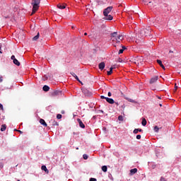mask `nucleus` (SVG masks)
<instances>
[{
  "label": "nucleus",
  "instance_id": "obj_1",
  "mask_svg": "<svg viewBox=\"0 0 181 181\" xmlns=\"http://www.w3.org/2000/svg\"><path fill=\"white\" fill-rule=\"evenodd\" d=\"M40 4V0H32L31 5L33 6V11L31 15L36 13L37 9H39Z\"/></svg>",
  "mask_w": 181,
  "mask_h": 181
},
{
  "label": "nucleus",
  "instance_id": "obj_2",
  "mask_svg": "<svg viewBox=\"0 0 181 181\" xmlns=\"http://www.w3.org/2000/svg\"><path fill=\"white\" fill-rule=\"evenodd\" d=\"M111 37H117L119 40H124V37L122 35H119L117 32H114L111 34Z\"/></svg>",
  "mask_w": 181,
  "mask_h": 181
},
{
  "label": "nucleus",
  "instance_id": "obj_3",
  "mask_svg": "<svg viewBox=\"0 0 181 181\" xmlns=\"http://www.w3.org/2000/svg\"><path fill=\"white\" fill-rule=\"evenodd\" d=\"M113 7L112 6H108L107 8H105L103 11V15L104 16H107L108 13L112 11Z\"/></svg>",
  "mask_w": 181,
  "mask_h": 181
},
{
  "label": "nucleus",
  "instance_id": "obj_4",
  "mask_svg": "<svg viewBox=\"0 0 181 181\" xmlns=\"http://www.w3.org/2000/svg\"><path fill=\"white\" fill-rule=\"evenodd\" d=\"M82 93H83L86 97H91L93 95V93L90 90L86 88L83 89Z\"/></svg>",
  "mask_w": 181,
  "mask_h": 181
},
{
  "label": "nucleus",
  "instance_id": "obj_5",
  "mask_svg": "<svg viewBox=\"0 0 181 181\" xmlns=\"http://www.w3.org/2000/svg\"><path fill=\"white\" fill-rule=\"evenodd\" d=\"M51 95L52 97H56L57 95H62V91L61 90H54L52 93H51Z\"/></svg>",
  "mask_w": 181,
  "mask_h": 181
},
{
  "label": "nucleus",
  "instance_id": "obj_6",
  "mask_svg": "<svg viewBox=\"0 0 181 181\" xmlns=\"http://www.w3.org/2000/svg\"><path fill=\"white\" fill-rule=\"evenodd\" d=\"M158 79H159V76H154L151 78L150 80V84H153V83H156Z\"/></svg>",
  "mask_w": 181,
  "mask_h": 181
},
{
  "label": "nucleus",
  "instance_id": "obj_7",
  "mask_svg": "<svg viewBox=\"0 0 181 181\" xmlns=\"http://www.w3.org/2000/svg\"><path fill=\"white\" fill-rule=\"evenodd\" d=\"M145 32H147V33H149V30L148 29H142L140 30V35L144 37L146 36Z\"/></svg>",
  "mask_w": 181,
  "mask_h": 181
},
{
  "label": "nucleus",
  "instance_id": "obj_8",
  "mask_svg": "<svg viewBox=\"0 0 181 181\" xmlns=\"http://www.w3.org/2000/svg\"><path fill=\"white\" fill-rule=\"evenodd\" d=\"M77 122H78L79 127L81 128H86V125H84V123H83V122L81 121V119H77Z\"/></svg>",
  "mask_w": 181,
  "mask_h": 181
},
{
  "label": "nucleus",
  "instance_id": "obj_9",
  "mask_svg": "<svg viewBox=\"0 0 181 181\" xmlns=\"http://www.w3.org/2000/svg\"><path fill=\"white\" fill-rule=\"evenodd\" d=\"M98 67L100 70H104V69L105 68V63L100 62L98 65Z\"/></svg>",
  "mask_w": 181,
  "mask_h": 181
},
{
  "label": "nucleus",
  "instance_id": "obj_10",
  "mask_svg": "<svg viewBox=\"0 0 181 181\" xmlns=\"http://www.w3.org/2000/svg\"><path fill=\"white\" fill-rule=\"evenodd\" d=\"M157 63L160 66V67L163 69L165 70V65L162 64V61L160 59H157Z\"/></svg>",
  "mask_w": 181,
  "mask_h": 181
},
{
  "label": "nucleus",
  "instance_id": "obj_11",
  "mask_svg": "<svg viewBox=\"0 0 181 181\" xmlns=\"http://www.w3.org/2000/svg\"><path fill=\"white\" fill-rule=\"evenodd\" d=\"M107 103H109V104H115V101L112 98H106Z\"/></svg>",
  "mask_w": 181,
  "mask_h": 181
},
{
  "label": "nucleus",
  "instance_id": "obj_12",
  "mask_svg": "<svg viewBox=\"0 0 181 181\" xmlns=\"http://www.w3.org/2000/svg\"><path fill=\"white\" fill-rule=\"evenodd\" d=\"M40 124H41V125H43V127H47V123H46V122L43 119H40Z\"/></svg>",
  "mask_w": 181,
  "mask_h": 181
},
{
  "label": "nucleus",
  "instance_id": "obj_13",
  "mask_svg": "<svg viewBox=\"0 0 181 181\" xmlns=\"http://www.w3.org/2000/svg\"><path fill=\"white\" fill-rule=\"evenodd\" d=\"M136 172H138V169L136 168L132 169L130 170V175L132 176V175H135Z\"/></svg>",
  "mask_w": 181,
  "mask_h": 181
},
{
  "label": "nucleus",
  "instance_id": "obj_14",
  "mask_svg": "<svg viewBox=\"0 0 181 181\" xmlns=\"http://www.w3.org/2000/svg\"><path fill=\"white\" fill-rule=\"evenodd\" d=\"M57 8H59V9H65L66 8V4H58L57 5Z\"/></svg>",
  "mask_w": 181,
  "mask_h": 181
},
{
  "label": "nucleus",
  "instance_id": "obj_15",
  "mask_svg": "<svg viewBox=\"0 0 181 181\" xmlns=\"http://www.w3.org/2000/svg\"><path fill=\"white\" fill-rule=\"evenodd\" d=\"M42 90L43 91H49L50 90V88L49 87V86L45 85L42 87Z\"/></svg>",
  "mask_w": 181,
  "mask_h": 181
},
{
  "label": "nucleus",
  "instance_id": "obj_16",
  "mask_svg": "<svg viewBox=\"0 0 181 181\" xmlns=\"http://www.w3.org/2000/svg\"><path fill=\"white\" fill-rule=\"evenodd\" d=\"M106 16V20L107 21H112V19H113V17H112V16H111V15H108L107 14V16Z\"/></svg>",
  "mask_w": 181,
  "mask_h": 181
},
{
  "label": "nucleus",
  "instance_id": "obj_17",
  "mask_svg": "<svg viewBox=\"0 0 181 181\" xmlns=\"http://www.w3.org/2000/svg\"><path fill=\"white\" fill-rule=\"evenodd\" d=\"M111 39L113 42H116V43H119V40H118V37H111Z\"/></svg>",
  "mask_w": 181,
  "mask_h": 181
},
{
  "label": "nucleus",
  "instance_id": "obj_18",
  "mask_svg": "<svg viewBox=\"0 0 181 181\" xmlns=\"http://www.w3.org/2000/svg\"><path fill=\"white\" fill-rule=\"evenodd\" d=\"M13 63L16 64V66H21V62H19L16 59L13 61Z\"/></svg>",
  "mask_w": 181,
  "mask_h": 181
},
{
  "label": "nucleus",
  "instance_id": "obj_19",
  "mask_svg": "<svg viewBox=\"0 0 181 181\" xmlns=\"http://www.w3.org/2000/svg\"><path fill=\"white\" fill-rule=\"evenodd\" d=\"M41 169L42 170H44L45 172L49 173V170H47V168H46V165H42Z\"/></svg>",
  "mask_w": 181,
  "mask_h": 181
},
{
  "label": "nucleus",
  "instance_id": "obj_20",
  "mask_svg": "<svg viewBox=\"0 0 181 181\" xmlns=\"http://www.w3.org/2000/svg\"><path fill=\"white\" fill-rule=\"evenodd\" d=\"M6 129V124H2L1 127V132H4Z\"/></svg>",
  "mask_w": 181,
  "mask_h": 181
},
{
  "label": "nucleus",
  "instance_id": "obj_21",
  "mask_svg": "<svg viewBox=\"0 0 181 181\" xmlns=\"http://www.w3.org/2000/svg\"><path fill=\"white\" fill-rule=\"evenodd\" d=\"M133 132L134 134H138V132H142V129H135Z\"/></svg>",
  "mask_w": 181,
  "mask_h": 181
},
{
  "label": "nucleus",
  "instance_id": "obj_22",
  "mask_svg": "<svg viewBox=\"0 0 181 181\" xmlns=\"http://www.w3.org/2000/svg\"><path fill=\"white\" fill-rule=\"evenodd\" d=\"M102 170L103 172H107V170H108V168L107 167V165H103L102 166Z\"/></svg>",
  "mask_w": 181,
  "mask_h": 181
},
{
  "label": "nucleus",
  "instance_id": "obj_23",
  "mask_svg": "<svg viewBox=\"0 0 181 181\" xmlns=\"http://www.w3.org/2000/svg\"><path fill=\"white\" fill-rule=\"evenodd\" d=\"M146 119L144 118L141 122V124L143 125V127H145L146 125Z\"/></svg>",
  "mask_w": 181,
  "mask_h": 181
},
{
  "label": "nucleus",
  "instance_id": "obj_24",
  "mask_svg": "<svg viewBox=\"0 0 181 181\" xmlns=\"http://www.w3.org/2000/svg\"><path fill=\"white\" fill-rule=\"evenodd\" d=\"M114 68L110 67V71H107V76H111V74H112V70Z\"/></svg>",
  "mask_w": 181,
  "mask_h": 181
},
{
  "label": "nucleus",
  "instance_id": "obj_25",
  "mask_svg": "<svg viewBox=\"0 0 181 181\" xmlns=\"http://www.w3.org/2000/svg\"><path fill=\"white\" fill-rule=\"evenodd\" d=\"M40 33H37V35H35L33 38V40H37L39 39Z\"/></svg>",
  "mask_w": 181,
  "mask_h": 181
},
{
  "label": "nucleus",
  "instance_id": "obj_26",
  "mask_svg": "<svg viewBox=\"0 0 181 181\" xmlns=\"http://www.w3.org/2000/svg\"><path fill=\"white\" fill-rule=\"evenodd\" d=\"M52 125L54 126H59V122H56L55 120H52Z\"/></svg>",
  "mask_w": 181,
  "mask_h": 181
},
{
  "label": "nucleus",
  "instance_id": "obj_27",
  "mask_svg": "<svg viewBox=\"0 0 181 181\" xmlns=\"http://www.w3.org/2000/svg\"><path fill=\"white\" fill-rule=\"evenodd\" d=\"M154 131H155V132H159V127H158V126H155Z\"/></svg>",
  "mask_w": 181,
  "mask_h": 181
},
{
  "label": "nucleus",
  "instance_id": "obj_28",
  "mask_svg": "<svg viewBox=\"0 0 181 181\" xmlns=\"http://www.w3.org/2000/svg\"><path fill=\"white\" fill-rule=\"evenodd\" d=\"M83 158L85 159V160H87V159H88V156L87 154H83Z\"/></svg>",
  "mask_w": 181,
  "mask_h": 181
},
{
  "label": "nucleus",
  "instance_id": "obj_29",
  "mask_svg": "<svg viewBox=\"0 0 181 181\" xmlns=\"http://www.w3.org/2000/svg\"><path fill=\"white\" fill-rule=\"evenodd\" d=\"M118 119H119V121H124V117H122V115H119L118 117Z\"/></svg>",
  "mask_w": 181,
  "mask_h": 181
},
{
  "label": "nucleus",
  "instance_id": "obj_30",
  "mask_svg": "<svg viewBox=\"0 0 181 181\" xmlns=\"http://www.w3.org/2000/svg\"><path fill=\"white\" fill-rule=\"evenodd\" d=\"M57 119H62V115L61 114L57 115Z\"/></svg>",
  "mask_w": 181,
  "mask_h": 181
},
{
  "label": "nucleus",
  "instance_id": "obj_31",
  "mask_svg": "<svg viewBox=\"0 0 181 181\" xmlns=\"http://www.w3.org/2000/svg\"><path fill=\"white\" fill-rule=\"evenodd\" d=\"M122 53H124V49H119V52H118V54H122Z\"/></svg>",
  "mask_w": 181,
  "mask_h": 181
},
{
  "label": "nucleus",
  "instance_id": "obj_32",
  "mask_svg": "<svg viewBox=\"0 0 181 181\" xmlns=\"http://www.w3.org/2000/svg\"><path fill=\"white\" fill-rule=\"evenodd\" d=\"M2 81H4V76L0 75V83H2Z\"/></svg>",
  "mask_w": 181,
  "mask_h": 181
},
{
  "label": "nucleus",
  "instance_id": "obj_33",
  "mask_svg": "<svg viewBox=\"0 0 181 181\" xmlns=\"http://www.w3.org/2000/svg\"><path fill=\"white\" fill-rule=\"evenodd\" d=\"M71 76H73V77H74L76 78V77H77V75H76V74H74V72H71Z\"/></svg>",
  "mask_w": 181,
  "mask_h": 181
},
{
  "label": "nucleus",
  "instance_id": "obj_34",
  "mask_svg": "<svg viewBox=\"0 0 181 181\" xmlns=\"http://www.w3.org/2000/svg\"><path fill=\"white\" fill-rule=\"evenodd\" d=\"M11 60H13V62L14 60H16V58H15V55H12L11 57Z\"/></svg>",
  "mask_w": 181,
  "mask_h": 181
},
{
  "label": "nucleus",
  "instance_id": "obj_35",
  "mask_svg": "<svg viewBox=\"0 0 181 181\" xmlns=\"http://www.w3.org/2000/svg\"><path fill=\"white\" fill-rule=\"evenodd\" d=\"M132 62L133 63H134L135 64H136L137 60H136V59H132Z\"/></svg>",
  "mask_w": 181,
  "mask_h": 181
},
{
  "label": "nucleus",
  "instance_id": "obj_36",
  "mask_svg": "<svg viewBox=\"0 0 181 181\" xmlns=\"http://www.w3.org/2000/svg\"><path fill=\"white\" fill-rule=\"evenodd\" d=\"M100 98H101V100H107V97H105L104 95H101Z\"/></svg>",
  "mask_w": 181,
  "mask_h": 181
},
{
  "label": "nucleus",
  "instance_id": "obj_37",
  "mask_svg": "<svg viewBox=\"0 0 181 181\" xmlns=\"http://www.w3.org/2000/svg\"><path fill=\"white\" fill-rule=\"evenodd\" d=\"M0 109L1 110V111H4V105L1 103H0Z\"/></svg>",
  "mask_w": 181,
  "mask_h": 181
},
{
  "label": "nucleus",
  "instance_id": "obj_38",
  "mask_svg": "<svg viewBox=\"0 0 181 181\" xmlns=\"http://www.w3.org/2000/svg\"><path fill=\"white\" fill-rule=\"evenodd\" d=\"M117 62H119V63H122V59L118 58Z\"/></svg>",
  "mask_w": 181,
  "mask_h": 181
},
{
  "label": "nucleus",
  "instance_id": "obj_39",
  "mask_svg": "<svg viewBox=\"0 0 181 181\" xmlns=\"http://www.w3.org/2000/svg\"><path fill=\"white\" fill-rule=\"evenodd\" d=\"M141 134H138L137 136H136V139H141Z\"/></svg>",
  "mask_w": 181,
  "mask_h": 181
},
{
  "label": "nucleus",
  "instance_id": "obj_40",
  "mask_svg": "<svg viewBox=\"0 0 181 181\" xmlns=\"http://www.w3.org/2000/svg\"><path fill=\"white\" fill-rule=\"evenodd\" d=\"M90 181H97V179H95V178H90Z\"/></svg>",
  "mask_w": 181,
  "mask_h": 181
},
{
  "label": "nucleus",
  "instance_id": "obj_41",
  "mask_svg": "<svg viewBox=\"0 0 181 181\" xmlns=\"http://www.w3.org/2000/svg\"><path fill=\"white\" fill-rule=\"evenodd\" d=\"M76 80L77 81H78V83L80 82V79L78 78V76H76Z\"/></svg>",
  "mask_w": 181,
  "mask_h": 181
},
{
  "label": "nucleus",
  "instance_id": "obj_42",
  "mask_svg": "<svg viewBox=\"0 0 181 181\" xmlns=\"http://www.w3.org/2000/svg\"><path fill=\"white\" fill-rule=\"evenodd\" d=\"M107 95H108V97H111V95H112L111 92H108Z\"/></svg>",
  "mask_w": 181,
  "mask_h": 181
},
{
  "label": "nucleus",
  "instance_id": "obj_43",
  "mask_svg": "<svg viewBox=\"0 0 181 181\" xmlns=\"http://www.w3.org/2000/svg\"><path fill=\"white\" fill-rule=\"evenodd\" d=\"M176 90H177V86H176V83L175 85V91H176Z\"/></svg>",
  "mask_w": 181,
  "mask_h": 181
},
{
  "label": "nucleus",
  "instance_id": "obj_44",
  "mask_svg": "<svg viewBox=\"0 0 181 181\" xmlns=\"http://www.w3.org/2000/svg\"><path fill=\"white\" fill-rule=\"evenodd\" d=\"M129 102H130V103H135V100H132V99H130V100H129Z\"/></svg>",
  "mask_w": 181,
  "mask_h": 181
},
{
  "label": "nucleus",
  "instance_id": "obj_45",
  "mask_svg": "<svg viewBox=\"0 0 181 181\" xmlns=\"http://www.w3.org/2000/svg\"><path fill=\"white\" fill-rule=\"evenodd\" d=\"M115 104H116L117 106L119 105V103H118V102H115Z\"/></svg>",
  "mask_w": 181,
  "mask_h": 181
},
{
  "label": "nucleus",
  "instance_id": "obj_46",
  "mask_svg": "<svg viewBox=\"0 0 181 181\" xmlns=\"http://www.w3.org/2000/svg\"><path fill=\"white\" fill-rule=\"evenodd\" d=\"M148 34H149V33H148V32H145L146 36H148Z\"/></svg>",
  "mask_w": 181,
  "mask_h": 181
},
{
  "label": "nucleus",
  "instance_id": "obj_47",
  "mask_svg": "<svg viewBox=\"0 0 181 181\" xmlns=\"http://www.w3.org/2000/svg\"><path fill=\"white\" fill-rule=\"evenodd\" d=\"M18 132H20V134H23V132L18 130Z\"/></svg>",
  "mask_w": 181,
  "mask_h": 181
},
{
  "label": "nucleus",
  "instance_id": "obj_48",
  "mask_svg": "<svg viewBox=\"0 0 181 181\" xmlns=\"http://www.w3.org/2000/svg\"><path fill=\"white\" fill-rule=\"evenodd\" d=\"M82 86H83V82H81V81H80V82H79Z\"/></svg>",
  "mask_w": 181,
  "mask_h": 181
},
{
  "label": "nucleus",
  "instance_id": "obj_49",
  "mask_svg": "<svg viewBox=\"0 0 181 181\" xmlns=\"http://www.w3.org/2000/svg\"><path fill=\"white\" fill-rule=\"evenodd\" d=\"M61 113H62V114H64V110H62V111L61 112Z\"/></svg>",
  "mask_w": 181,
  "mask_h": 181
},
{
  "label": "nucleus",
  "instance_id": "obj_50",
  "mask_svg": "<svg viewBox=\"0 0 181 181\" xmlns=\"http://www.w3.org/2000/svg\"><path fill=\"white\" fill-rule=\"evenodd\" d=\"M126 47H122V49L125 50Z\"/></svg>",
  "mask_w": 181,
  "mask_h": 181
},
{
  "label": "nucleus",
  "instance_id": "obj_51",
  "mask_svg": "<svg viewBox=\"0 0 181 181\" xmlns=\"http://www.w3.org/2000/svg\"><path fill=\"white\" fill-rule=\"evenodd\" d=\"M14 131H16L17 132H18V131H19V130H18V129H14Z\"/></svg>",
  "mask_w": 181,
  "mask_h": 181
},
{
  "label": "nucleus",
  "instance_id": "obj_52",
  "mask_svg": "<svg viewBox=\"0 0 181 181\" xmlns=\"http://www.w3.org/2000/svg\"><path fill=\"white\" fill-rule=\"evenodd\" d=\"M84 35H85V36H87V33H84Z\"/></svg>",
  "mask_w": 181,
  "mask_h": 181
},
{
  "label": "nucleus",
  "instance_id": "obj_53",
  "mask_svg": "<svg viewBox=\"0 0 181 181\" xmlns=\"http://www.w3.org/2000/svg\"><path fill=\"white\" fill-rule=\"evenodd\" d=\"M1 46H0V50H1ZM0 53H2V52L0 51Z\"/></svg>",
  "mask_w": 181,
  "mask_h": 181
},
{
  "label": "nucleus",
  "instance_id": "obj_54",
  "mask_svg": "<svg viewBox=\"0 0 181 181\" xmlns=\"http://www.w3.org/2000/svg\"><path fill=\"white\" fill-rule=\"evenodd\" d=\"M170 53H173V51H170Z\"/></svg>",
  "mask_w": 181,
  "mask_h": 181
},
{
  "label": "nucleus",
  "instance_id": "obj_55",
  "mask_svg": "<svg viewBox=\"0 0 181 181\" xmlns=\"http://www.w3.org/2000/svg\"><path fill=\"white\" fill-rule=\"evenodd\" d=\"M159 99H160V97H158Z\"/></svg>",
  "mask_w": 181,
  "mask_h": 181
},
{
  "label": "nucleus",
  "instance_id": "obj_56",
  "mask_svg": "<svg viewBox=\"0 0 181 181\" xmlns=\"http://www.w3.org/2000/svg\"><path fill=\"white\" fill-rule=\"evenodd\" d=\"M17 181H21L20 180H18Z\"/></svg>",
  "mask_w": 181,
  "mask_h": 181
}]
</instances>
